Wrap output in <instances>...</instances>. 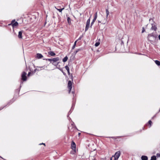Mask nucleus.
<instances>
[{
    "label": "nucleus",
    "instance_id": "f257e3e1",
    "mask_svg": "<svg viewBox=\"0 0 160 160\" xmlns=\"http://www.w3.org/2000/svg\"><path fill=\"white\" fill-rule=\"evenodd\" d=\"M155 37L152 33L148 34V40L151 42H152L155 40Z\"/></svg>",
    "mask_w": 160,
    "mask_h": 160
},
{
    "label": "nucleus",
    "instance_id": "f03ea898",
    "mask_svg": "<svg viewBox=\"0 0 160 160\" xmlns=\"http://www.w3.org/2000/svg\"><path fill=\"white\" fill-rule=\"evenodd\" d=\"M120 154V152L118 151L115 153L114 157L115 160H117L119 157Z\"/></svg>",
    "mask_w": 160,
    "mask_h": 160
},
{
    "label": "nucleus",
    "instance_id": "7ed1b4c3",
    "mask_svg": "<svg viewBox=\"0 0 160 160\" xmlns=\"http://www.w3.org/2000/svg\"><path fill=\"white\" fill-rule=\"evenodd\" d=\"M27 74V73L25 72H22V79L24 81H25L27 79V77L26 75Z\"/></svg>",
    "mask_w": 160,
    "mask_h": 160
},
{
    "label": "nucleus",
    "instance_id": "20e7f679",
    "mask_svg": "<svg viewBox=\"0 0 160 160\" xmlns=\"http://www.w3.org/2000/svg\"><path fill=\"white\" fill-rule=\"evenodd\" d=\"M68 87L69 89V92L70 93L72 88V82L71 81L68 82Z\"/></svg>",
    "mask_w": 160,
    "mask_h": 160
},
{
    "label": "nucleus",
    "instance_id": "39448f33",
    "mask_svg": "<svg viewBox=\"0 0 160 160\" xmlns=\"http://www.w3.org/2000/svg\"><path fill=\"white\" fill-rule=\"evenodd\" d=\"M71 148L72 150L74 151H75L76 145L75 143L73 141L72 142L71 145Z\"/></svg>",
    "mask_w": 160,
    "mask_h": 160
},
{
    "label": "nucleus",
    "instance_id": "423d86ee",
    "mask_svg": "<svg viewBox=\"0 0 160 160\" xmlns=\"http://www.w3.org/2000/svg\"><path fill=\"white\" fill-rule=\"evenodd\" d=\"M11 24L12 26L14 27H15L18 26V23L17 22H15V20H13Z\"/></svg>",
    "mask_w": 160,
    "mask_h": 160
},
{
    "label": "nucleus",
    "instance_id": "0eeeda50",
    "mask_svg": "<svg viewBox=\"0 0 160 160\" xmlns=\"http://www.w3.org/2000/svg\"><path fill=\"white\" fill-rule=\"evenodd\" d=\"M22 33H23L22 31H20L19 32L18 37L19 38H22Z\"/></svg>",
    "mask_w": 160,
    "mask_h": 160
},
{
    "label": "nucleus",
    "instance_id": "6e6552de",
    "mask_svg": "<svg viewBox=\"0 0 160 160\" xmlns=\"http://www.w3.org/2000/svg\"><path fill=\"white\" fill-rule=\"evenodd\" d=\"M52 63H53V62H56L58 61L59 60V59L58 57H56L55 58H52Z\"/></svg>",
    "mask_w": 160,
    "mask_h": 160
},
{
    "label": "nucleus",
    "instance_id": "1a4fd4ad",
    "mask_svg": "<svg viewBox=\"0 0 160 160\" xmlns=\"http://www.w3.org/2000/svg\"><path fill=\"white\" fill-rule=\"evenodd\" d=\"M37 57L38 58H41L43 57L41 54L38 53L37 54Z\"/></svg>",
    "mask_w": 160,
    "mask_h": 160
},
{
    "label": "nucleus",
    "instance_id": "9d476101",
    "mask_svg": "<svg viewBox=\"0 0 160 160\" xmlns=\"http://www.w3.org/2000/svg\"><path fill=\"white\" fill-rule=\"evenodd\" d=\"M142 160H148V158L147 156H142L141 157Z\"/></svg>",
    "mask_w": 160,
    "mask_h": 160
},
{
    "label": "nucleus",
    "instance_id": "9b49d317",
    "mask_svg": "<svg viewBox=\"0 0 160 160\" xmlns=\"http://www.w3.org/2000/svg\"><path fill=\"white\" fill-rule=\"evenodd\" d=\"M48 54L51 56H54L55 55V53L52 51H50L48 52Z\"/></svg>",
    "mask_w": 160,
    "mask_h": 160
},
{
    "label": "nucleus",
    "instance_id": "f8f14e48",
    "mask_svg": "<svg viewBox=\"0 0 160 160\" xmlns=\"http://www.w3.org/2000/svg\"><path fill=\"white\" fill-rule=\"evenodd\" d=\"M97 17H98L97 12H96L94 14V18L93 20L95 21L97 18Z\"/></svg>",
    "mask_w": 160,
    "mask_h": 160
},
{
    "label": "nucleus",
    "instance_id": "ddd939ff",
    "mask_svg": "<svg viewBox=\"0 0 160 160\" xmlns=\"http://www.w3.org/2000/svg\"><path fill=\"white\" fill-rule=\"evenodd\" d=\"M67 21L68 24L69 25H71V19L69 17H68L67 19Z\"/></svg>",
    "mask_w": 160,
    "mask_h": 160
},
{
    "label": "nucleus",
    "instance_id": "4468645a",
    "mask_svg": "<svg viewBox=\"0 0 160 160\" xmlns=\"http://www.w3.org/2000/svg\"><path fill=\"white\" fill-rule=\"evenodd\" d=\"M68 59V57L67 56H66L62 60V61L64 62H66Z\"/></svg>",
    "mask_w": 160,
    "mask_h": 160
},
{
    "label": "nucleus",
    "instance_id": "2eb2a0df",
    "mask_svg": "<svg viewBox=\"0 0 160 160\" xmlns=\"http://www.w3.org/2000/svg\"><path fill=\"white\" fill-rule=\"evenodd\" d=\"M55 8H56V9L59 11L60 12H62V10H64V8H63L62 9H58L56 7H55Z\"/></svg>",
    "mask_w": 160,
    "mask_h": 160
},
{
    "label": "nucleus",
    "instance_id": "dca6fc26",
    "mask_svg": "<svg viewBox=\"0 0 160 160\" xmlns=\"http://www.w3.org/2000/svg\"><path fill=\"white\" fill-rule=\"evenodd\" d=\"M152 30H154L155 31H156L157 29V28L155 25H152Z\"/></svg>",
    "mask_w": 160,
    "mask_h": 160
},
{
    "label": "nucleus",
    "instance_id": "f3484780",
    "mask_svg": "<svg viewBox=\"0 0 160 160\" xmlns=\"http://www.w3.org/2000/svg\"><path fill=\"white\" fill-rule=\"evenodd\" d=\"M155 63L158 66L160 65V62L158 60H155Z\"/></svg>",
    "mask_w": 160,
    "mask_h": 160
},
{
    "label": "nucleus",
    "instance_id": "a211bd4d",
    "mask_svg": "<svg viewBox=\"0 0 160 160\" xmlns=\"http://www.w3.org/2000/svg\"><path fill=\"white\" fill-rule=\"evenodd\" d=\"M90 24H86L85 28V31H87L88 29Z\"/></svg>",
    "mask_w": 160,
    "mask_h": 160
},
{
    "label": "nucleus",
    "instance_id": "6ab92c4d",
    "mask_svg": "<svg viewBox=\"0 0 160 160\" xmlns=\"http://www.w3.org/2000/svg\"><path fill=\"white\" fill-rule=\"evenodd\" d=\"M77 41H78V40H76L75 42L74 43V45H73V47H72V49H74L75 48V46H76V43H77Z\"/></svg>",
    "mask_w": 160,
    "mask_h": 160
},
{
    "label": "nucleus",
    "instance_id": "aec40b11",
    "mask_svg": "<svg viewBox=\"0 0 160 160\" xmlns=\"http://www.w3.org/2000/svg\"><path fill=\"white\" fill-rule=\"evenodd\" d=\"M156 157L155 156H152L151 158V160H156Z\"/></svg>",
    "mask_w": 160,
    "mask_h": 160
},
{
    "label": "nucleus",
    "instance_id": "412c9836",
    "mask_svg": "<svg viewBox=\"0 0 160 160\" xmlns=\"http://www.w3.org/2000/svg\"><path fill=\"white\" fill-rule=\"evenodd\" d=\"M106 17H108L109 14V12L108 9H106Z\"/></svg>",
    "mask_w": 160,
    "mask_h": 160
},
{
    "label": "nucleus",
    "instance_id": "4be33fe9",
    "mask_svg": "<svg viewBox=\"0 0 160 160\" xmlns=\"http://www.w3.org/2000/svg\"><path fill=\"white\" fill-rule=\"evenodd\" d=\"M100 44V42H97L95 43V45L96 47H98L99 45Z\"/></svg>",
    "mask_w": 160,
    "mask_h": 160
},
{
    "label": "nucleus",
    "instance_id": "5701e85b",
    "mask_svg": "<svg viewBox=\"0 0 160 160\" xmlns=\"http://www.w3.org/2000/svg\"><path fill=\"white\" fill-rule=\"evenodd\" d=\"M90 18H89L87 21L86 24H90Z\"/></svg>",
    "mask_w": 160,
    "mask_h": 160
},
{
    "label": "nucleus",
    "instance_id": "b1692460",
    "mask_svg": "<svg viewBox=\"0 0 160 160\" xmlns=\"http://www.w3.org/2000/svg\"><path fill=\"white\" fill-rule=\"evenodd\" d=\"M47 60L50 61L51 62H52V58H48V59H47Z\"/></svg>",
    "mask_w": 160,
    "mask_h": 160
},
{
    "label": "nucleus",
    "instance_id": "393cba45",
    "mask_svg": "<svg viewBox=\"0 0 160 160\" xmlns=\"http://www.w3.org/2000/svg\"><path fill=\"white\" fill-rule=\"evenodd\" d=\"M65 69L67 70V71H69V67H68V66H66L65 67Z\"/></svg>",
    "mask_w": 160,
    "mask_h": 160
},
{
    "label": "nucleus",
    "instance_id": "a878e982",
    "mask_svg": "<svg viewBox=\"0 0 160 160\" xmlns=\"http://www.w3.org/2000/svg\"><path fill=\"white\" fill-rule=\"evenodd\" d=\"M142 33H143V32H145V29H144V27H143L142 28Z\"/></svg>",
    "mask_w": 160,
    "mask_h": 160
},
{
    "label": "nucleus",
    "instance_id": "bb28decb",
    "mask_svg": "<svg viewBox=\"0 0 160 160\" xmlns=\"http://www.w3.org/2000/svg\"><path fill=\"white\" fill-rule=\"evenodd\" d=\"M148 123L150 125V127L151 125L152 122H151V120H149L148 121Z\"/></svg>",
    "mask_w": 160,
    "mask_h": 160
},
{
    "label": "nucleus",
    "instance_id": "cd10ccee",
    "mask_svg": "<svg viewBox=\"0 0 160 160\" xmlns=\"http://www.w3.org/2000/svg\"><path fill=\"white\" fill-rule=\"evenodd\" d=\"M94 22H95L94 21L92 20V22L91 23V27H92V26L93 25V24Z\"/></svg>",
    "mask_w": 160,
    "mask_h": 160
},
{
    "label": "nucleus",
    "instance_id": "c85d7f7f",
    "mask_svg": "<svg viewBox=\"0 0 160 160\" xmlns=\"http://www.w3.org/2000/svg\"><path fill=\"white\" fill-rule=\"evenodd\" d=\"M156 156H157V157H160V153H157V154H156Z\"/></svg>",
    "mask_w": 160,
    "mask_h": 160
},
{
    "label": "nucleus",
    "instance_id": "c756f323",
    "mask_svg": "<svg viewBox=\"0 0 160 160\" xmlns=\"http://www.w3.org/2000/svg\"><path fill=\"white\" fill-rule=\"evenodd\" d=\"M82 37L81 36L77 40H78V41L79 40H80L82 39Z\"/></svg>",
    "mask_w": 160,
    "mask_h": 160
},
{
    "label": "nucleus",
    "instance_id": "7c9ffc66",
    "mask_svg": "<svg viewBox=\"0 0 160 160\" xmlns=\"http://www.w3.org/2000/svg\"><path fill=\"white\" fill-rule=\"evenodd\" d=\"M31 73V72H29L28 74V76H30V75Z\"/></svg>",
    "mask_w": 160,
    "mask_h": 160
},
{
    "label": "nucleus",
    "instance_id": "2f4dec72",
    "mask_svg": "<svg viewBox=\"0 0 160 160\" xmlns=\"http://www.w3.org/2000/svg\"><path fill=\"white\" fill-rule=\"evenodd\" d=\"M41 144H43V145H44V146H45V143H42V144H40V145H41Z\"/></svg>",
    "mask_w": 160,
    "mask_h": 160
},
{
    "label": "nucleus",
    "instance_id": "473e14b6",
    "mask_svg": "<svg viewBox=\"0 0 160 160\" xmlns=\"http://www.w3.org/2000/svg\"><path fill=\"white\" fill-rule=\"evenodd\" d=\"M159 39L160 40V34L158 36Z\"/></svg>",
    "mask_w": 160,
    "mask_h": 160
},
{
    "label": "nucleus",
    "instance_id": "72a5a7b5",
    "mask_svg": "<svg viewBox=\"0 0 160 160\" xmlns=\"http://www.w3.org/2000/svg\"><path fill=\"white\" fill-rule=\"evenodd\" d=\"M98 23H100L101 22L99 20H98Z\"/></svg>",
    "mask_w": 160,
    "mask_h": 160
},
{
    "label": "nucleus",
    "instance_id": "f704fd0d",
    "mask_svg": "<svg viewBox=\"0 0 160 160\" xmlns=\"http://www.w3.org/2000/svg\"><path fill=\"white\" fill-rule=\"evenodd\" d=\"M68 73L69 74V71H67Z\"/></svg>",
    "mask_w": 160,
    "mask_h": 160
},
{
    "label": "nucleus",
    "instance_id": "c9c22d12",
    "mask_svg": "<svg viewBox=\"0 0 160 160\" xmlns=\"http://www.w3.org/2000/svg\"><path fill=\"white\" fill-rule=\"evenodd\" d=\"M80 133H78V135H80Z\"/></svg>",
    "mask_w": 160,
    "mask_h": 160
},
{
    "label": "nucleus",
    "instance_id": "e433bc0d",
    "mask_svg": "<svg viewBox=\"0 0 160 160\" xmlns=\"http://www.w3.org/2000/svg\"><path fill=\"white\" fill-rule=\"evenodd\" d=\"M110 160H112V158H110Z\"/></svg>",
    "mask_w": 160,
    "mask_h": 160
},
{
    "label": "nucleus",
    "instance_id": "4c0bfd02",
    "mask_svg": "<svg viewBox=\"0 0 160 160\" xmlns=\"http://www.w3.org/2000/svg\"><path fill=\"white\" fill-rule=\"evenodd\" d=\"M93 160H96L94 159Z\"/></svg>",
    "mask_w": 160,
    "mask_h": 160
},
{
    "label": "nucleus",
    "instance_id": "58836bf2",
    "mask_svg": "<svg viewBox=\"0 0 160 160\" xmlns=\"http://www.w3.org/2000/svg\"><path fill=\"white\" fill-rule=\"evenodd\" d=\"M2 108H1V109H0V110H1Z\"/></svg>",
    "mask_w": 160,
    "mask_h": 160
}]
</instances>
